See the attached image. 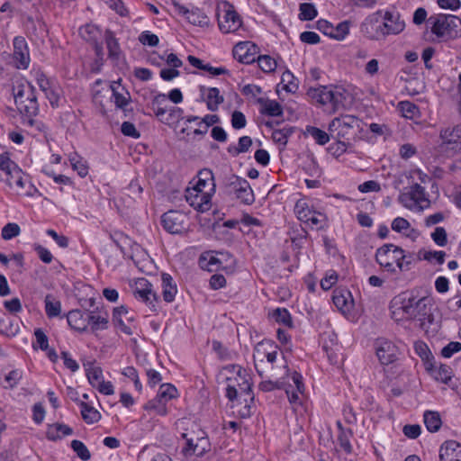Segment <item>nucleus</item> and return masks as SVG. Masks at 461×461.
<instances>
[{"instance_id":"nucleus-24","label":"nucleus","mask_w":461,"mask_h":461,"mask_svg":"<svg viewBox=\"0 0 461 461\" xmlns=\"http://www.w3.org/2000/svg\"><path fill=\"white\" fill-rule=\"evenodd\" d=\"M384 15V37L389 34H398L402 31H403L405 27V23L403 21L400 19L398 14H393L390 12H385L383 14Z\"/></svg>"},{"instance_id":"nucleus-34","label":"nucleus","mask_w":461,"mask_h":461,"mask_svg":"<svg viewBox=\"0 0 461 461\" xmlns=\"http://www.w3.org/2000/svg\"><path fill=\"white\" fill-rule=\"evenodd\" d=\"M104 40L108 50V56L112 59H119L121 55V48L118 40L115 38L114 33L111 30H106L104 32Z\"/></svg>"},{"instance_id":"nucleus-16","label":"nucleus","mask_w":461,"mask_h":461,"mask_svg":"<svg viewBox=\"0 0 461 461\" xmlns=\"http://www.w3.org/2000/svg\"><path fill=\"white\" fill-rule=\"evenodd\" d=\"M13 59L17 68H28L31 59L28 45L23 37L17 36L14 39Z\"/></svg>"},{"instance_id":"nucleus-9","label":"nucleus","mask_w":461,"mask_h":461,"mask_svg":"<svg viewBox=\"0 0 461 461\" xmlns=\"http://www.w3.org/2000/svg\"><path fill=\"white\" fill-rule=\"evenodd\" d=\"M399 202L411 210L421 211L430 205L425 188L417 183L413 184L408 192L399 195Z\"/></svg>"},{"instance_id":"nucleus-11","label":"nucleus","mask_w":461,"mask_h":461,"mask_svg":"<svg viewBox=\"0 0 461 461\" xmlns=\"http://www.w3.org/2000/svg\"><path fill=\"white\" fill-rule=\"evenodd\" d=\"M383 24V12L377 11L365 19L361 24V32L370 40H379L384 37Z\"/></svg>"},{"instance_id":"nucleus-33","label":"nucleus","mask_w":461,"mask_h":461,"mask_svg":"<svg viewBox=\"0 0 461 461\" xmlns=\"http://www.w3.org/2000/svg\"><path fill=\"white\" fill-rule=\"evenodd\" d=\"M86 375L89 384L95 387L103 381V370L100 366H95L94 361H87L83 364Z\"/></svg>"},{"instance_id":"nucleus-15","label":"nucleus","mask_w":461,"mask_h":461,"mask_svg":"<svg viewBox=\"0 0 461 461\" xmlns=\"http://www.w3.org/2000/svg\"><path fill=\"white\" fill-rule=\"evenodd\" d=\"M439 137L442 140V146L446 149L461 152V124L453 128H446L440 131Z\"/></svg>"},{"instance_id":"nucleus-4","label":"nucleus","mask_w":461,"mask_h":461,"mask_svg":"<svg viewBox=\"0 0 461 461\" xmlns=\"http://www.w3.org/2000/svg\"><path fill=\"white\" fill-rule=\"evenodd\" d=\"M431 32L443 41L456 39L461 36V19L452 14H438L429 19Z\"/></svg>"},{"instance_id":"nucleus-2","label":"nucleus","mask_w":461,"mask_h":461,"mask_svg":"<svg viewBox=\"0 0 461 461\" xmlns=\"http://www.w3.org/2000/svg\"><path fill=\"white\" fill-rule=\"evenodd\" d=\"M392 318L396 321L401 320H418L420 325L426 321H432L430 299L422 297L416 300L414 297H395L391 303Z\"/></svg>"},{"instance_id":"nucleus-14","label":"nucleus","mask_w":461,"mask_h":461,"mask_svg":"<svg viewBox=\"0 0 461 461\" xmlns=\"http://www.w3.org/2000/svg\"><path fill=\"white\" fill-rule=\"evenodd\" d=\"M375 354L382 365H389L397 360L399 349L392 341L378 339L375 342Z\"/></svg>"},{"instance_id":"nucleus-38","label":"nucleus","mask_w":461,"mask_h":461,"mask_svg":"<svg viewBox=\"0 0 461 461\" xmlns=\"http://www.w3.org/2000/svg\"><path fill=\"white\" fill-rule=\"evenodd\" d=\"M81 415L87 424H93L100 420L101 413L85 402H80Z\"/></svg>"},{"instance_id":"nucleus-31","label":"nucleus","mask_w":461,"mask_h":461,"mask_svg":"<svg viewBox=\"0 0 461 461\" xmlns=\"http://www.w3.org/2000/svg\"><path fill=\"white\" fill-rule=\"evenodd\" d=\"M86 319V312H83L80 310H72L67 314L68 325L78 331H86L88 327Z\"/></svg>"},{"instance_id":"nucleus-64","label":"nucleus","mask_w":461,"mask_h":461,"mask_svg":"<svg viewBox=\"0 0 461 461\" xmlns=\"http://www.w3.org/2000/svg\"><path fill=\"white\" fill-rule=\"evenodd\" d=\"M139 40L143 45H149L151 47H154L158 43V37L149 32H141Z\"/></svg>"},{"instance_id":"nucleus-53","label":"nucleus","mask_w":461,"mask_h":461,"mask_svg":"<svg viewBox=\"0 0 461 461\" xmlns=\"http://www.w3.org/2000/svg\"><path fill=\"white\" fill-rule=\"evenodd\" d=\"M71 447L77 453V456L84 461L89 460L91 454L86 445L77 439L71 441Z\"/></svg>"},{"instance_id":"nucleus-41","label":"nucleus","mask_w":461,"mask_h":461,"mask_svg":"<svg viewBox=\"0 0 461 461\" xmlns=\"http://www.w3.org/2000/svg\"><path fill=\"white\" fill-rule=\"evenodd\" d=\"M424 423L429 431L436 432L440 429L442 421L437 411H427L424 413Z\"/></svg>"},{"instance_id":"nucleus-50","label":"nucleus","mask_w":461,"mask_h":461,"mask_svg":"<svg viewBox=\"0 0 461 461\" xmlns=\"http://www.w3.org/2000/svg\"><path fill=\"white\" fill-rule=\"evenodd\" d=\"M294 131L291 127H284L279 130H276L272 133V139L275 142L285 145L288 138L293 134Z\"/></svg>"},{"instance_id":"nucleus-58","label":"nucleus","mask_w":461,"mask_h":461,"mask_svg":"<svg viewBox=\"0 0 461 461\" xmlns=\"http://www.w3.org/2000/svg\"><path fill=\"white\" fill-rule=\"evenodd\" d=\"M111 87H112V91H113L112 97L113 98V102L116 105V107L125 110V106L129 104L130 99H131L130 94L127 93L128 96H125L122 93H120L113 85L111 86Z\"/></svg>"},{"instance_id":"nucleus-59","label":"nucleus","mask_w":461,"mask_h":461,"mask_svg":"<svg viewBox=\"0 0 461 461\" xmlns=\"http://www.w3.org/2000/svg\"><path fill=\"white\" fill-rule=\"evenodd\" d=\"M338 281V274L334 270H329L321 281L323 290H330Z\"/></svg>"},{"instance_id":"nucleus-45","label":"nucleus","mask_w":461,"mask_h":461,"mask_svg":"<svg viewBox=\"0 0 461 461\" xmlns=\"http://www.w3.org/2000/svg\"><path fill=\"white\" fill-rule=\"evenodd\" d=\"M306 133L310 135L319 145H324L330 140L329 134L317 127L307 126Z\"/></svg>"},{"instance_id":"nucleus-40","label":"nucleus","mask_w":461,"mask_h":461,"mask_svg":"<svg viewBox=\"0 0 461 461\" xmlns=\"http://www.w3.org/2000/svg\"><path fill=\"white\" fill-rule=\"evenodd\" d=\"M168 101L173 102V89L170 90L167 95L158 94L152 100V109L155 112L169 110Z\"/></svg>"},{"instance_id":"nucleus-1","label":"nucleus","mask_w":461,"mask_h":461,"mask_svg":"<svg viewBox=\"0 0 461 461\" xmlns=\"http://www.w3.org/2000/svg\"><path fill=\"white\" fill-rule=\"evenodd\" d=\"M13 95L23 123L35 127L38 131H44L45 124L35 119L39 113V104L34 86L29 82H16L13 86Z\"/></svg>"},{"instance_id":"nucleus-20","label":"nucleus","mask_w":461,"mask_h":461,"mask_svg":"<svg viewBox=\"0 0 461 461\" xmlns=\"http://www.w3.org/2000/svg\"><path fill=\"white\" fill-rule=\"evenodd\" d=\"M173 386L170 384H162L157 394V397L149 402L148 408L154 409L160 415L167 413L166 404L173 398Z\"/></svg>"},{"instance_id":"nucleus-39","label":"nucleus","mask_w":461,"mask_h":461,"mask_svg":"<svg viewBox=\"0 0 461 461\" xmlns=\"http://www.w3.org/2000/svg\"><path fill=\"white\" fill-rule=\"evenodd\" d=\"M237 403L232 405V408L235 409L234 412H236L240 418L246 419L250 417L251 415V403L248 396H243L241 399L237 398Z\"/></svg>"},{"instance_id":"nucleus-47","label":"nucleus","mask_w":461,"mask_h":461,"mask_svg":"<svg viewBox=\"0 0 461 461\" xmlns=\"http://www.w3.org/2000/svg\"><path fill=\"white\" fill-rule=\"evenodd\" d=\"M281 84H283V88L289 93H295L298 89L297 80L288 70L283 73Z\"/></svg>"},{"instance_id":"nucleus-54","label":"nucleus","mask_w":461,"mask_h":461,"mask_svg":"<svg viewBox=\"0 0 461 461\" xmlns=\"http://www.w3.org/2000/svg\"><path fill=\"white\" fill-rule=\"evenodd\" d=\"M34 336L36 339V342L32 344L34 349L40 348L43 351L49 348V339L45 332L38 328L34 330Z\"/></svg>"},{"instance_id":"nucleus-27","label":"nucleus","mask_w":461,"mask_h":461,"mask_svg":"<svg viewBox=\"0 0 461 461\" xmlns=\"http://www.w3.org/2000/svg\"><path fill=\"white\" fill-rule=\"evenodd\" d=\"M86 320L93 331L105 330L108 324V313L105 311H86Z\"/></svg>"},{"instance_id":"nucleus-26","label":"nucleus","mask_w":461,"mask_h":461,"mask_svg":"<svg viewBox=\"0 0 461 461\" xmlns=\"http://www.w3.org/2000/svg\"><path fill=\"white\" fill-rule=\"evenodd\" d=\"M134 295L136 298L149 304H152L151 296L153 301H158L156 293L152 291V285L145 278H140L136 282Z\"/></svg>"},{"instance_id":"nucleus-37","label":"nucleus","mask_w":461,"mask_h":461,"mask_svg":"<svg viewBox=\"0 0 461 461\" xmlns=\"http://www.w3.org/2000/svg\"><path fill=\"white\" fill-rule=\"evenodd\" d=\"M292 380L296 387V392L291 391L289 389L285 390V393L287 394L288 400L291 403H297L299 402V395L298 393H303L304 390V385L303 383V377L302 375L297 373L294 372L292 375Z\"/></svg>"},{"instance_id":"nucleus-49","label":"nucleus","mask_w":461,"mask_h":461,"mask_svg":"<svg viewBox=\"0 0 461 461\" xmlns=\"http://www.w3.org/2000/svg\"><path fill=\"white\" fill-rule=\"evenodd\" d=\"M69 161L73 169L77 171V174L81 177H84L88 174V167L86 165V162H84L77 154L75 153L70 155Z\"/></svg>"},{"instance_id":"nucleus-19","label":"nucleus","mask_w":461,"mask_h":461,"mask_svg":"<svg viewBox=\"0 0 461 461\" xmlns=\"http://www.w3.org/2000/svg\"><path fill=\"white\" fill-rule=\"evenodd\" d=\"M395 247L396 245L391 243L384 244L377 249L375 252L376 263L386 272L391 274H396V267H394L393 259L392 258V255H394Z\"/></svg>"},{"instance_id":"nucleus-13","label":"nucleus","mask_w":461,"mask_h":461,"mask_svg":"<svg viewBox=\"0 0 461 461\" xmlns=\"http://www.w3.org/2000/svg\"><path fill=\"white\" fill-rule=\"evenodd\" d=\"M175 13L192 25L207 27L210 24L209 17L197 7H187L175 2Z\"/></svg>"},{"instance_id":"nucleus-10","label":"nucleus","mask_w":461,"mask_h":461,"mask_svg":"<svg viewBox=\"0 0 461 461\" xmlns=\"http://www.w3.org/2000/svg\"><path fill=\"white\" fill-rule=\"evenodd\" d=\"M205 190L188 185L185 188V198L191 207L200 212H208L212 207V198L214 194H205Z\"/></svg>"},{"instance_id":"nucleus-7","label":"nucleus","mask_w":461,"mask_h":461,"mask_svg":"<svg viewBox=\"0 0 461 461\" xmlns=\"http://www.w3.org/2000/svg\"><path fill=\"white\" fill-rule=\"evenodd\" d=\"M235 259L229 252L206 251L203 253L199 259V264L203 269L212 272L218 269L232 270Z\"/></svg>"},{"instance_id":"nucleus-60","label":"nucleus","mask_w":461,"mask_h":461,"mask_svg":"<svg viewBox=\"0 0 461 461\" xmlns=\"http://www.w3.org/2000/svg\"><path fill=\"white\" fill-rule=\"evenodd\" d=\"M264 113L269 116L282 114V107L276 101H267L264 105Z\"/></svg>"},{"instance_id":"nucleus-43","label":"nucleus","mask_w":461,"mask_h":461,"mask_svg":"<svg viewBox=\"0 0 461 461\" xmlns=\"http://www.w3.org/2000/svg\"><path fill=\"white\" fill-rule=\"evenodd\" d=\"M252 146V140L249 136H243L239 139L238 145L229 146L228 152L233 157H237L240 153L247 152Z\"/></svg>"},{"instance_id":"nucleus-36","label":"nucleus","mask_w":461,"mask_h":461,"mask_svg":"<svg viewBox=\"0 0 461 461\" xmlns=\"http://www.w3.org/2000/svg\"><path fill=\"white\" fill-rule=\"evenodd\" d=\"M206 105L208 110L215 112L218 110L219 105L223 103L224 98L220 94V90L216 87H210L207 89Z\"/></svg>"},{"instance_id":"nucleus-48","label":"nucleus","mask_w":461,"mask_h":461,"mask_svg":"<svg viewBox=\"0 0 461 461\" xmlns=\"http://www.w3.org/2000/svg\"><path fill=\"white\" fill-rule=\"evenodd\" d=\"M299 10V18L302 21H312L318 14L314 5L309 3L301 4Z\"/></svg>"},{"instance_id":"nucleus-28","label":"nucleus","mask_w":461,"mask_h":461,"mask_svg":"<svg viewBox=\"0 0 461 461\" xmlns=\"http://www.w3.org/2000/svg\"><path fill=\"white\" fill-rule=\"evenodd\" d=\"M394 266L397 272H406L411 269L413 256L411 253H406L401 247L396 246L394 248V255H392Z\"/></svg>"},{"instance_id":"nucleus-55","label":"nucleus","mask_w":461,"mask_h":461,"mask_svg":"<svg viewBox=\"0 0 461 461\" xmlns=\"http://www.w3.org/2000/svg\"><path fill=\"white\" fill-rule=\"evenodd\" d=\"M332 34L330 37L334 38L338 41L343 40L349 32L348 22H341L338 23L336 27L332 26Z\"/></svg>"},{"instance_id":"nucleus-12","label":"nucleus","mask_w":461,"mask_h":461,"mask_svg":"<svg viewBox=\"0 0 461 461\" xmlns=\"http://www.w3.org/2000/svg\"><path fill=\"white\" fill-rule=\"evenodd\" d=\"M294 212L297 218L305 222L306 224L321 229L325 222V216L309 208L307 203L303 200H299L294 206Z\"/></svg>"},{"instance_id":"nucleus-17","label":"nucleus","mask_w":461,"mask_h":461,"mask_svg":"<svg viewBox=\"0 0 461 461\" xmlns=\"http://www.w3.org/2000/svg\"><path fill=\"white\" fill-rule=\"evenodd\" d=\"M359 127V120L353 115L334 118L329 124L330 131H338V136L345 137L349 131Z\"/></svg>"},{"instance_id":"nucleus-30","label":"nucleus","mask_w":461,"mask_h":461,"mask_svg":"<svg viewBox=\"0 0 461 461\" xmlns=\"http://www.w3.org/2000/svg\"><path fill=\"white\" fill-rule=\"evenodd\" d=\"M332 301L335 306L343 313L348 312L352 309L353 300L348 291L335 290Z\"/></svg>"},{"instance_id":"nucleus-56","label":"nucleus","mask_w":461,"mask_h":461,"mask_svg":"<svg viewBox=\"0 0 461 461\" xmlns=\"http://www.w3.org/2000/svg\"><path fill=\"white\" fill-rule=\"evenodd\" d=\"M162 287H163V298L167 303H170L173 301V294L171 293V281L172 276L169 274L163 273L162 274Z\"/></svg>"},{"instance_id":"nucleus-5","label":"nucleus","mask_w":461,"mask_h":461,"mask_svg":"<svg viewBox=\"0 0 461 461\" xmlns=\"http://www.w3.org/2000/svg\"><path fill=\"white\" fill-rule=\"evenodd\" d=\"M308 95L322 105H330L332 112L345 107L348 93L341 86H321L318 88H311Z\"/></svg>"},{"instance_id":"nucleus-63","label":"nucleus","mask_w":461,"mask_h":461,"mask_svg":"<svg viewBox=\"0 0 461 461\" xmlns=\"http://www.w3.org/2000/svg\"><path fill=\"white\" fill-rule=\"evenodd\" d=\"M246 124L245 115L240 111H234L231 114V126L236 130H240L244 128Z\"/></svg>"},{"instance_id":"nucleus-8","label":"nucleus","mask_w":461,"mask_h":461,"mask_svg":"<svg viewBox=\"0 0 461 461\" xmlns=\"http://www.w3.org/2000/svg\"><path fill=\"white\" fill-rule=\"evenodd\" d=\"M217 18L219 29L223 33L236 32L242 26L240 14L228 2H224L218 7Z\"/></svg>"},{"instance_id":"nucleus-32","label":"nucleus","mask_w":461,"mask_h":461,"mask_svg":"<svg viewBox=\"0 0 461 461\" xmlns=\"http://www.w3.org/2000/svg\"><path fill=\"white\" fill-rule=\"evenodd\" d=\"M273 348H276V346L270 341L259 342L254 348L253 358L255 366L260 376H262V371L259 369V366L264 363L268 351Z\"/></svg>"},{"instance_id":"nucleus-25","label":"nucleus","mask_w":461,"mask_h":461,"mask_svg":"<svg viewBox=\"0 0 461 461\" xmlns=\"http://www.w3.org/2000/svg\"><path fill=\"white\" fill-rule=\"evenodd\" d=\"M440 461H461V445L456 440L446 441L439 449Z\"/></svg>"},{"instance_id":"nucleus-3","label":"nucleus","mask_w":461,"mask_h":461,"mask_svg":"<svg viewBox=\"0 0 461 461\" xmlns=\"http://www.w3.org/2000/svg\"><path fill=\"white\" fill-rule=\"evenodd\" d=\"M176 429L184 441L181 453L185 456L196 455L201 456L210 450V442L205 433L190 419L179 420Z\"/></svg>"},{"instance_id":"nucleus-23","label":"nucleus","mask_w":461,"mask_h":461,"mask_svg":"<svg viewBox=\"0 0 461 461\" xmlns=\"http://www.w3.org/2000/svg\"><path fill=\"white\" fill-rule=\"evenodd\" d=\"M23 173L15 164L10 170L0 172V181L5 182L9 187L16 188L17 193H21L24 188Z\"/></svg>"},{"instance_id":"nucleus-57","label":"nucleus","mask_w":461,"mask_h":461,"mask_svg":"<svg viewBox=\"0 0 461 461\" xmlns=\"http://www.w3.org/2000/svg\"><path fill=\"white\" fill-rule=\"evenodd\" d=\"M399 108L406 118H413L419 113L418 106L409 101L400 102Z\"/></svg>"},{"instance_id":"nucleus-42","label":"nucleus","mask_w":461,"mask_h":461,"mask_svg":"<svg viewBox=\"0 0 461 461\" xmlns=\"http://www.w3.org/2000/svg\"><path fill=\"white\" fill-rule=\"evenodd\" d=\"M45 312L49 318H54L60 314L61 303L59 301H56L51 294L45 296Z\"/></svg>"},{"instance_id":"nucleus-44","label":"nucleus","mask_w":461,"mask_h":461,"mask_svg":"<svg viewBox=\"0 0 461 461\" xmlns=\"http://www.w3.org/2000/svg\"><path fill=\"white\" fill-rule=\"evenodd\" d=\"M212 349L221 361H230L236 357V353L229 350L220 341L213 340L212 342Z\"/></svg>"},{"instance_id":"nucleus-22","label":"nucleus","mask_w":461,"mask_h":461,"mask_svg":"<svg viewBox=\"0 0 461 461\" xmlns=\"http://www.w3.org/2000/svg\"><path fill=\"white\" fill-rule=\"evenodd\" d=\"M257 46L250 41H240L233 48V56L240 63L250 64L256 60Z\"/></svg>"},{"instance_id":"nucleus-46","label":"nucleus","mask_w":461,"mask_h":461,"mask_svg":"<svg viewBox=\"0 0 461 461\" xmlns=\"http://www.w3.org/2000/svg\"><path fill=\"white\" fill-rule=\"evenodd\" d=\"M271 316L276 322L286 327H292V317L285 308H276L273 311Z\"/></svg>"},{"instance_id":"nucleus-51","label":"nucleus","mask_w":461,"mask_h":461,"mask_svg":"<svg viewBox=\"0 0 461 461\" xmlns=\"http://www.w3.org/2000/svg\"><path fill=\"white\" fill-rule=\"evenodd\" d=\"M257 61L264 72L270 73L276 68V61L268 55L258 56Z\"/></svg>"},{"instance_id":"nucleus-21","label":"nucleus","mask_w":461,"mask_h":461,"mask_svg":"<svg viewBox=\"0 0 461 461\" xmlns=\"http://www.w3.org/2000/svg\"><path fill=\"white\" fill-rule=\"evenodd\" d=\"M230 185L235 191L237 198L243 203L250 205L254 203L255 196L253 190L246 179L239 176H233Z\"/></svg>"},{"instance_id":"nucleus-52","label":"nucleus","mask_w":461,"mask_h":461,"mask_svg":"<svg viewBox=\"0 0 461 461\" xmlns=\"http://www.w3.org/2000/svg\"><path fill=\"white\" fill-rule=\"evenodd\" d=\"M20 232L21 229L17 223L9 222L3 227L1 235L5 240H9L17 237Z\"/></svg>"},{"instance_id":"nucleus-62","label":"nucleus","mask_w":461,"mask_h":461,"mask_svg":"<svg viewBox=\"0 0 461 461\" xmlns=\"http://www.w3.org/2000/svg\"><path fill=\"white\" fill-rule=\"evenodd\" d=\"M434 242L438 246H445L447 241V232L443 227H437L431 234Z\"/></svg>"},{"instance_id":"nucleus-61","label":"nucleus","mask_w":461,"mask_h":461,"mask_svg":"<svg viewBox=\"0 0 461 461\" xmlns=\"http://www.w3.org/2000/svg\"><path fill=\"white\" fill-rule=\"evenodd\" d=\"M461 350V343L451 341L441 349V356L446 358L451 357L455 353Z\"/></svg>"},{"instance_id":"nucleus-35","label":"nucleus","mask_w":461,"mask_h":461,"mask_svg":"<svg viewBox=\"0 0 461 461\" xmlns=\"http://www.w3.org/2000/svg\"><path fill=\"white\" fill-rule=\"evenodd\" d=\"M427 369L437 381H440L445 384H447L452 377V370L450 366L447 365L441 364L438 366H435L430 364Z\"/></svg>"},{"instance_id":"nucleus-6","label":"nucleus","mask_w":461,"mask_h":461,"mask_svg":"<svg viewBox=\"0 0 461 461\" xmlns=\"http://www.w3.org/2000/svg\"><path fill=\"white\" fill-rule=\"evenodd\" d=\"M233 368H237L236 375L226 379L227 398L233 402L237 398L241 399L243 396H248L250 402H254L251 384L249 383L247 371L241 366H233Z\"/></svg>"},{"instance_id":"nucleus-29","label":"nucleus","mask_w":461,"mask_h":461,"mask_svg":"<svg viewBox=\"0 0 461 461\" xmlns=\"http://www.w3.org/2000/svg\"><path fill=\"white\" fill-rule=\"evenodd\" d=\"M289 368L286 365H284L282 368H280L279 371H276V374L273 375L276 379V381L272 380H266L262 381L258 384V388L263 392H271L276 389H280L284 386L285 383L283 381H280L279 378H283L286 375H288Z\"/></svg>"},{"instance_id":"nucleus-18","label":"nucleus","mask_w":461,"mask_h":461,"mask_svg":"<svg viewBox=\"0 0 461 461\" xmlns=\"http://www.w3.org/2000/svg\"><path fill=\"white\" fill-rule=\"evenodd\" d=\"M189 185L193 187H200L206 191L205 194H215L216 185L214 181V176L211 169L203 168L201 169L195 177L190 182Z\"/></svg>"}]
</instances>
